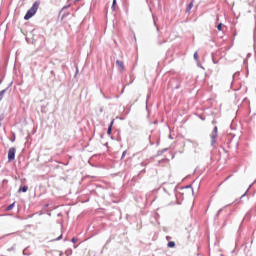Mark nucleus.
Instances as JSON below:
<instances>
[{"label": "nucleus", "mask_w": 256, "mask_h": 256, "mask_svg": "<svg viewBox=\"0 0 256 256\" xmlns=\"http://www.w3.org/2000/svg\"><path fill=\"white\" fill-rule=\"evenodd\" d=\"M15 153H17V149L10 148L8 151V161H15Z\"/></svg>", "instance_id": "nucleus-3"}, {"label": "nucleus", "mask_w": 256, "mask_h": 256, "mask_svg": "<svg viewBox=\"0 0 256 256\" xmlns=\"http://www.w3.org/2000/svg\"><path fill=\"white\" fill-rule=\"evenodd\" d=\"M124 155H125V152H123V157H124Z\"/></svg>", "instance_id": "nucleus-15"}, {"label": "nucleus", "mask_w": 256, "mask_h": 256, "mask_svg": "<svg viewBox=\"0 0 256 256\" xmlns=\"http://www.w3.org/2000/svg\"><path fill=\"white\" fill-rule=\"evenodd\" d=\"M191 9H193V3H190L187 7V11H191Z\"/></svg>", "instance_id": "nucleus-12"}, {"label": "nucleus", "mask_w": 256, "mask_h": 256, "mask_svg": "<svg viewBox=\"0 0 256 256\" xmlns=\"http://www.w3.org/2000/svg\"><path fill=\"white\" fill-rule=\"evenodd\" d=\"M115 5H117V0H113L112 3V10L115 11Z\"/></svg>", "instance_id": "nucleus-10"}, {"label": "nucleus", "mask_w": 256, "mask_h": 256, "mask_svg": "<svg viewBox=\"0 0 256 256\" xmlns=\"http://www.w3.org/2000/svg\"><path fill=\"white\" fill-rule=\"evenodd\" d=\"M116 65H117L119 71H121V73H122V71H125V64L123 63V61L117 60Z\"/></svg>", "instance_id": "nucleus-4"}, {"label": "nucleus", "mask_w": 256, "mask_h": 256, "mask_svg": "<svg viewBox=\"0 0 256 256\" xmlns=\"http://www.w3.org/2000/svg\"><path fill=\"white\" fill-rule=\"evenodd\" d=\"M3 95H5V90L0 91V101H3Z\"/></svg>", "instance_id": "nucleus-9"}, {"label": "nucleus", "mask_w": 256, "mask_h": 256, "mask_svg": "<svg viewBox=\"0 0 256 256\" xmlns=\"http://www.w3.org/2000/svg\"><path fill=\"white\" fill-rule=\"evenodd\" d=\"M217 29H218V31H222V29H223V24H221V23L218 24V25H217Z\"/></svg>", "instance_id": "nucleus-11"}, {"label": "nucleus", "mask_w": 256, "mask_h": 256, "mask_svg": "<svg viewBox=\"0 0 256 256\" xmlns=\"http://www.w3.org/2000/svg\"><path fill=\"white\" fill-rule=\"evenodd\" d=\"M72 243H77V239L73 238Z\"/></svg>", "instance_id": "nucleus-13"}, {"label": "nucleus", "mask_w": 256, "mask_h": 256, "mask_svg": "<svg viewBox=\"0 0 256 256\" xmlns=\"http://www.w3.org/2000/svg\"><path fill=\"white\" fill-rule=\"evenodd\" d=\"M168 247H170V248L175 247V242L174 241L168 242Z\"/></svg>", "instance_id": "nucleus-8"}, {"label": "nucleus", "mask_w": 256, "mask_h": 256, "mask_svg": "<svg viewBox=\"0 0 256 256\" xmlns=\"http://www.w3.org/2000/svg\"><path fill=\"white\" fill-rule=\"evenodd\" d=\"M113 123H115V120H112L108 127V130H107L108 135H111V132L113 131Z\"/></svg>", "instance_id": "nucleus-5"}, {"label": "nucleus", "mask_w": 256, "mask_h": 256, "mask_svg": "<svg viewBox=\"0 0 256 256\" xmlns=\"http://www.w3.org/2000/svg\"><path fill=\"white\" fill-rule=\"evenodd\" d=\"M27 191H29V187L23 186L19 188L18 193H27Z\"/></svg>", "instance_id": "nucleus-6"}, {"label": "nucleus", "mask_w": 256, "mask_h": 256, "mask_svg": "<svg viewBox=\"0 0 256 256\" xmlns=\"http://www.w3.org/2000/svg\"><path fill=\"white\" fill-rule=\"evenodd\" d=\"M37 9H39V2H35L33 6L27 11L26 15L24 16L25 21H29L35 13H37Z\"/></svg>", "instance_id": "nucleus-1"}, {"label": "nucleus", "mask_w": 256, "mask_h": 256, "mask_svg": "<svg viewBox=\"0 0 256 256\" xmlns=\"http://www.w3.org/2000/svg\"><path fill=\"white\" fill-rule=\"evenodd\" d=\"M194 59L197 60V52L194 53Z\"/></svg>", "instance_id": "nucleus-14"}, {"label": "nucleus", "mask_w": 256, "mask_h": 256, "mask_svg": "<svg viewBox=\"0 0 256 256\" xmlns=\"http://www.w3.org/2000/svg\"><path fill=\"white\" fill-rule=\"evenodd\" d=\"M58 239H61V236H60V237H58Z\"/></svg>", "instance_id": "nucleus-16"}, {"label": "nucleus", "mask_w": 256, "mask_h": 256, "mask_svg": "<svg viewBox=\"0 0 256 256\" xmlns=\"http://www.w3.org/2000/svg\"><path fill=\"white\" fill-rule=\"evenodd\" d=\"M37 9H39V2H35L33 6L27 11L26 15L24 16L25 21H29L35 13H37Z\"/></svg>", "instance_id": "nucleus-2"}, {"label": "nucleus", "mask_w": 256, "mask_h": 256, "mask_svg": "<svg viewBox=\"0 0 256 256\" xmlns=\"http://www.w3.org/2000/svg\"><path fill=\"white\" fill-rule=\"evenodd\" d=\"M13 207H15V203L10 204V205L6 208V210H7V211H11V209H13Z\"/></svg>", "instance_id": "nucleus-7"}]
</instances>
